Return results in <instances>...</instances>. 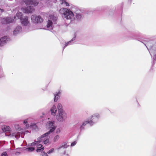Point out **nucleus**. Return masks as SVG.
Returning a JSON list of instances; mask_svg holds the SVG:
<instances>
[{"mask_svg": "<svg viewBox=\"0 0 156 156\" xmlns=\"http://www.w3.org/2000/svg\"><path fill=\"white\" fill-rule=\"evenodd\" d=\"M71 9L66 8H61L59 10V12L61 14L64 19L69 23H73L75 20V15L73 9H75L74 7H72Z\"/></svg>", "mask_w": 156, "mask_h": 156, "instance_id": "1", "label": "nucleus"}, {"mask_svg": "<svg viewBox=\"0 0 156 156\" xmlns=\"http://www.w3.org/2000/svg\"><path fill=\"white\" fill-rule=\"evenodd\" d=\"M58 112L56 115V119L59 122H62L67 118V114L64 110L62 105L60 103L57 105Z\"/></svg>", "mask_w": 156, "mask_h": 156, "instance_id": "2", "label": "nucleus"}, {"mask_svg": "<svg viewBox=\"0 0 156 156\" xmlns=\"http://www.w3.org/2000/svg\"><path fill=\"white\" fill-rule=\"evenodd\" d=\"M57 17L53 15H50L47 22V28L48 30H51L53 28V24L57 23Z\"/></svg>", "mask_w": 156, "mask_h": 156, "instance_id": "3", "label": "nucleus"}, {"mask_svg": "<svg viewBox=\"0 0 156 156\" xmlns=\"http://www.w3.org/2000/svg\"><path fill=\"white\" fill-rule=\"evenodd\" d=\"M148 50L151 56L153 59L156 60V47L155 46H151L150 42L147 43V45L144 44Z\"/></svg>", "mask_w": 156, "mask_h": 156, "instance_id": "4", "label": "nucleus"}, {"mask_svg": "<svg viewBox=\"0 0 156 156\" xmlns=\"http://www.w3.org/2000/svg\"><path fill=\"white\" fill-rule=\"evenodd\" d=\"M100 118V114L98 113H95L91 116V119H87V121L89 122L88 123L92 126L98 121Z\"/></svg>", "mask_w": 156, "mask_h": 156, "instance_id": "5", "label": "nucleus"}, {"mask_svg": "<svg viewBox=\"0 0 156 156\" xmlns=\"http://www.w3.org/2000/svg\"><path fill=\"white\" fill-rule=\"evenodd\" d=\"M46 127L50 129L49 131L44 134V136L49 135L50 133H52L55 129V123L54 122L49 121L48 122L46 125Z\"/></svg>", "mask_w": 156, "mask_h": 156, "instance_id": "6", "label": "nucleus"}, {"mask_svg": "<svg viewBox=\"0 0 156 156\" xmlns=\"http://www.w3.org/2000/svg\"><path fill=\"white\" fill-rule=\"evenodd\" d=\"M41 142V141L39 139L38 140L35 141L32 143V146H34L35 148H37L36 151L37 152L42 151L44 149V147H42V145L40 144Z\"/></svg>", "mask_w": 156, "mask_h": 156, "instance_id": "7", "label": "nucleus"}, {"mask_svg": "<svg viewBox=\"0 0 156 156\" xmlns=\"http://www.w3.org/2000/svg\"><path fill=\"white\" fill-rule=\"evenodd\" d=\"M32 22L35 23H42L43 21V18L40 16L32 15L31 16Z\"/></svg>", "mask_w": 156, "mask_h": 156, "instance_id": "8", "label": "nucleus"}, {"mask_svg": "<svg viewBox=\"0 0 156 156\" xmlns=\"http://www.w3.org/2000/svg\"><path fill=\"white\" fill-rule=\"evenodd\" d=\"M31 119V118H29L24 120L23 121V124L26 126V127L27 128H28L30 127V128L36 129L37 127L36 123H31L30 124V126H29V123Z\"/></svg>", "mask_w": 156, "mask_h": 156, "instance_id": "9", "label": "nucleus"}, {"mask_svg": "<svg viewBox=\"0 0 156 156\" xmlns=\"http://www.w3.org/2000/svg\"><path fill=\"white\" fill-rule=\"evenodd\" d=\"M75 9H76V10H75V9L73 10V11L74 13L75 14L74 15L75 17H76V19L77 20H80L83 18V16L79 9L77 8H75Z\"/></svg>", "mask_w": 156, "mask_h": 156, "instance_id": "10", "label": "nucleus"}, {"mask_svg": "<svg viewBox=\"0 0 156 156\" xmlns=\"http://www.w3.org/2000/svg\"><path fill=\"white\" fill-rule=\"evenodd\" d=\"M14 22V19L11 17L3 18L1 20V23L2 24H7L12 23Z\"/></svg>", "mask_w": 156, "mask_h": 156, "instance_id": "11", "label": "nucleus"}, {"mask_svg": "<svg viewBox=\"0 0 156 156\" xmlns=\"http://www.w3.org/2000/svg\"><path fill=\"white\" fill-rule=\"evenodd\" d=\"M44 134L41 136V137L39 138V140L41 142H43L45 145H49L51 143V142L49 141L48 136L49 135H46L45 136H44Z\"/></svg>", "mask_w": 156, "mask_h": 156, "instance_id": "12", "label": "nucleus"}, {"mask_svg": "<svg viewBox=\"0 0 156 156\" xmlns=\"http://www.w3.org/2000/svg\"><path fill=\"white\" fill-rule=\"evenodd\" d=\"M22 1L24 2L26 5H31L34 6H36L38 4V2L36 0H23Z\"/></svg>", "mask_w": 156, "mask_h": 156, "instance_id": "13", "label": "nucleus"}, {"mask_svg": "<svg viewBox=\"0 0 156 156\" xmlns=\"http://www.w3.org/2000/svg\"><path fill=\"white\" fill-rule=\"evenodd\" d=\"M10 39L7 36H5L0 39V46H2L5 44L7 42L9 41Z\"/></svg>", "mask_w": 156, "mask_h": 156, "instance_id": "14", "label": "nucleus"}, {"mask_svg": "<svg viewBox=\"0 0 156 156\" xmlns=\"http://www.w3.org/2000/svg\"><path fill=\"white\" fill-rule=\"evenodd\" d=\"M11 135L12 137H15L17 139H18L20 137V136L22 138H23L24 134L23 133H22L20 135V132L15 131L12 132Z\"/></svg>", "mask_w": 156, "mask_h": 156, "instance_id": "15", "label": "nucleus"}, {"mask_svg": "<svg viewBox=\"0 0 156 156\" xmlns=\"http://www.w3.org/2000/svg\"><path fill=\"white\" fill-rule=\"evenodd\" d=\"M22 31V27L20 26H17L14 29L13 31V35L16 36Z\"/></svg>", "mask_w": 156, "mask_h": 156, "instance_id": "16", "label": "nucleus"}, {"mask_svg": "<svg viewBox=\"0 0 156 156\" xmlns=\"http://www.w3.org/2000/svg\"><path fill=\"white\" fill-rule=\"evenodd\" d=\"M21 24L24 26H27L29 24L30 22L28 20L27 16H24L20 20Z\"/></svg>", "mask_w": 156, "mask_h": 156, "instance_id": "17", "label": "nucleus"}, {"mask_svg": "<svg viewBox=\"0 0 156 156\" xmlns=\"http://www.w3.org/2000/svg\"><path fill=\"white\" fill-rule=\"evenodd\" d=\"M35 149L34 146L32 145V143L29 144L28 145V147L26 148L25 149V151L26 152H31L33 151Z\"/></svg>", "mask_w": 156, "mask_h": 156, "instance_id": "18", "label": "nucleus"}, {"mask_svg": "<svg viewBox=\"0 0 156 156\" xmlns=\"http://www.w3.org/2000/svg\"><path fill=\"white\" fill-rule=\"evenodd\" d=\"M57 109L56 106L53 105L50 109L51 115L54 116H56L57 114Z\"/></svg>", "mask_w": 156, "mask_h": 156, "instance_id": "19", "label": "nucleus"}, {"mask_svg": "<svg viewBox=\"0 0 156 156\" xmlns=\"http://www.w3.org/2000/svg\"><path fill=\"white\" fill-rule=\"evenodd\" d=\"M34 10V7L33 6H28L27 8L25 9V12H24L29 13H32Z\"/></svg>", "mask_w": 156, "mask_h": 156, "instance_id": "20", "label": "nucleus"}, {"mask_svg": "<svg viewBox=\"0 0 156 156\" xmlns=\"http://www.w3.org/2000/svg\"><path fill=\"white\" fill-rule=\"evenodd\" d=\"M88 122H89L87 121V120L83 122L82 123L80 122V131H81L84 129V126L86 125L87 123H88Z\"/></svg>", "mask_w": 156, "mask_h": 156, "instance_id": "21", "label": "nucleus"}, {"mask_svg": "<svg viewBox=\"0 0 156 156\" xmlns=\"http://www.w3.org/2000/svg\"><path fill=\"white\" fill-rule=\"evenodd\" d=\"M60 91L56 92L54 94V101L56 102L58 99L60 97Z\"/></svg>", "mask_w": 156, "mask_h": 156, "instance_id": "22", "label": "nucleus"}, {"mask_svg": "<svg viewBox=\"0 0 156 156\" xmlns=\"http://www.w3.org/2000/svg\"><path fill=\"white\" fill-rule=\"evenodd\" d=\"M23 16H22V13L21 12H18L16 14V16L14 17V20L15 19H19L20 20Z\"/></svg>", "mask_w": 156, "mask_h": 156, "instance_id": "23", "label": "nucleus"}, {"mask_svg": "<svg viewBox=\"0 0 156 156\" xmlns=\"http://www.w3.org/2000/svg\"><path fill=\"white\" fill-rule=\"evenodd\" d=\"M76 37V36L75 35H74V37L72 38V39L70 41H69V42H68L67 43H66V44L65 46L63 48V49H64V48L66 47L68 45H70L72 44H73L74 42L72 43V42L75 40Z\"/></svg>", "mask_w": 156, "mask_h": 156, "instance_id": "24", "label": "nucleus"}, {"mask_svg": "<svg viewBox=\"0 0 156 156\" xmlns=\"http://www.w3.org/2000/svg\"><path fill=\"white\" fill-rule=\"evenodd\" d=\"M68 146H69L67 145V144L66 143L64 142L62 143L61 144V145L58 148V149L59 150L62 148H66Z\"/></svg>", "mask_w": 156, "mask_h": 156, "instance_id": "25", "label": "nucleus"}, {"mask_svg": "<svg viewBox=\"0 0 156 156\" xmlns=\"http://www.w3.org/2000/svg\"><path fill=\"white\" fill-rule=\"evenodd\" d=\"M60 3L61 4H64L67 6H70L69 4L65 0H60Z\"/></svg>", "mask_w": 156, "mask_h": 156, "instance_id": "26", "label": "nucleus"}, {"mask_svg": "<svg viewBox=\"0 0 156 156\" xmlns=\"http://www.w3.org/2000/svg\"><path fill=\"white\" fill-rule=\"evenodd\" d=\"M10 129V128L9 126H4V127L2 128L3 131L5 132L9 131Z\"/></svg>", "mask_w": 156, "mask_h": 156, "instance_id": "27", "label": "nucleus"}, {"mask_svg": "<svg viewBox=\"0 0 156 156\" xmlns=\"http://www.w3.org/2000/svg\"><path fill=\"white\" fill-rule=\"evenodd\" d=\"M80 122H79L77 123L74 125L73 126V128L75 129H80Z\"/></svg>", "mask_w": 156, "mask_h": 156, "instance_id": "28", "label": "nucleus"}, {"mask_svg": "<svg viewBox=\"0 0 156 156\" xmlns=\"http://www.w3.org/2000/svg\"><path fill=\"white\" fill-rule=\"evenodd\" d=\"M59 137H60L58 135L55 136L54 137V138H53V140L54 142H56L57 141H58V140L59 139Z\"/></svg>", "mask_w": 156, "mask_h": 156, "instance_id": "29", "label": "nucleus"}, {"mask_svg": "<svg viewBox=\"0 0 156 156\" xmlns=\"http://www.w3.org/2000/svg\"><path fill=\"white\" fill-rule=\"evenodd\" d=\"M1 156H8V155L7 152L4 151L1 154Z\"/></svg>", "mask_w": 156, "mask_h": 156, "instance_id": "30", "label": "nucleus"}, {"mask_svg": "<svg viewBox=\"0 0 156 156\" xmlns=\"http://www.w3.org/2000/svg\"><path fill=\"white\" fill-rule=\"evenodd\" d=\"M54 149L53 148H52L51 149V150L48 151L47 152V153L48 154H50L52 153H53L54 152Z\"/></svg>", "mask_w": 156, "mask_h": 156, "instance_id": "31", "label": "nucleus"}, {"mask_svg": "<svg viewBox=\"0 0 156 156\" xmlns=\"http://www.w3.org/2000/svg\"><path fill=\"white\" fill-rule=\"evenodd\" d=\"M15 128L16 130H20V128L19 126V125H17L15 126Z\"/></svg>", "mask_w": 156, "mask_h": 156, "instance_id": "32", "label": "nucleus"}, {"mask_svg": "<svg viewBox=\"0 0 156 156\" xmlns=\"http://www.w3.org/2000/svg\"><path fill=\"white\" fill-rule=\"evenodd\" d=\"M76 143H77V141H76L73 142H72L71 143V146L73 147V146H74L76 144Z\"/></svg>", "mask_w": 156, "mask_h": 156, "instance_id": "33", "label": "nucleus"}, {"mask_svg": "<svg viewBox=\"0 0 156 156\" xmlns=\"http://www.w3.org/2000/svg\"><path fill=\"white\" fill-rule=\"evenodd\" d=\"M47 153H45L44 152H43V153H41V154L42 156H48Z\"/></svg>", "mask_w": 156, "mask_h": 156, "instance_id": "34", "label": "nucleus"}, {"mask_svg": "<svg viewBox=\"0 0 156 156\" xmlns=\"http://www.w3.org/2000/svg\"><path fill=\"white\" fill-rule=\"evenodd\" d=\"M56 133H59L60 132V130L59 129H56Z\"/></svg>", "mask_w": 156, "mask_h": 156, "instance_id": "35", "label": "nucleus"}, {"mask_svg": "<svg viewBox=\"0 0 156 156\" xmlns=\"http://www.w3.org/2000/svg\"><path fill=\"white\" fill-rule=\"evenodd\" d=\"M20 154V153L18 152H16L15 153V154L17 156L19 155Z\"/></svg>", "mask_w": 156, "mask_h": 156, "instance_id": "36", "label": "nucleus"}, {"mask_svg": "<svg viewBox=\"0 0 156 156\" xmlns=\"http://www.w3.org/2000/svg\"><path fill=\"white\" fill-rule=\"evenodd\" d=\"M4 74H3V73H2V75L0 76V78L1 77H3L4 76Z\"/></svg>", "mask_w": 156, "mask_h": 156, "instance_id": "37", "label": "nucleus"}, {"mask_svg": "<svg viewBox=\"0 0 156 156\" xmlns=\"http://www.w3.org/2000/svg\"><path fill=\"white\" fill-rule=\"evenodd\" d=\"M53 2H54L55 3H56V0H54V1H53Z\"/></svg>", "mask_w": 156, "mask_h": 156, "instance_id": "38", "label": "nucleus"}, {"mask_svg": "<svg viewBox=\"0 0 156 156\" xmlns=\"http://www.w3.org/2000/svg\"><path fill=\"white\" fill-rule=\"evenodd\" d=\"M66 151H64V154H66Z\"/></svg>", "mask_w": 156, "mask_h": 156, "instance_id": "39", "label": "nucleus"}, {"mask_svg": "<svg viewBox=\"0 0 156 156\" xmlns=\"http://www.w3.org/2000/svg\"><path fill=\"white\" fill-rule=\"evenodd\" d=\"M26 132H26H26H25V133H24V134H25V133H26Z\"/></svg>", "mask_w": 156, "mask_h": 156, "instance_id": "40", "label": "nucleus"}, {"mask_svg": "<svg viewBox=\"0 0 156 156\" xmlns=\"http://www.w3.org/2000/svg\"><path fill=\"white\" fill-rule=\"evenodd\" d=\"M67 156H68V154H67Z\"/></svg>", "mask_w": 156, "mask_h": 156, "instance_id": "41", "label": "nucleus"}]
</instances>
